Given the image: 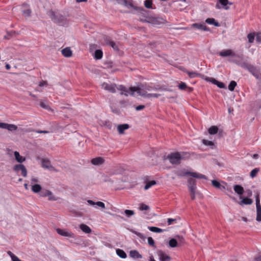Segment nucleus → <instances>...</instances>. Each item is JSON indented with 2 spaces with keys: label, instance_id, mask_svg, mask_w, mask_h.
Returning a JSON list of instances; mask_svg holds the SVG:
<instances>
[{
  "label": "nucleus",
  "instance_id": "59",
  "mask_svg": "<svg viewBox=\"0 0 261 261\" xmlns=\"http://www.w3.org/2000/svg\"><path fill=\"white\" fill-rule=\"evenodd\" d=\"M51 13H52V16H51V19L52 20H54L56 22H59L58 20H57L56 19V16L55 15V14L54 13V12H51Z\"/></svg>",
  "mask_w": 261,
  "mask_h": 261
},
{
  "label": "nucleus",
  "instance_id": "48",
  "mask_svg": "<svg viewBox=\"0 0 261 261\" xmlns=\"http://www.w3.org/2000/svg\"><path fill=\"white\" fill-rule=\"evenodd\" d=\"M134 233H135V234H136L141 239H142L144 241L145 240L146 237L143 234H142V233L139 232H137V231H135Z\"/></svg>",
  "mask_w": 261,
  "mask_h": 261
},
{
  "label": "nucleus",
  "instance_id": "56",
  "mask_svg": "<svg viewBox=\"0 0 261 261\" xmlns=\"http://www.w3.org/2000/svg\"><path fill=\"white\" fill-rule=\"evenodd\" d=\"M175 237L177 240V242H178L179 243H183L184 238H182V237L176 236Z\"/></svg>",
  "mask_w": 261,
  "mask_h": 261
},
{
  "label": "nucleus",
  "instance_id": "61",
  "mask_svg": "<svg viewBox=\"0 0 261 261\" xmlns=\"http://www.w3.org/2000/svg\"><path fill=\"white\" fill-rule=\"evenodd\" d=\"M191 198L192 200H194L195 198V192H190Z\"/></svg>",
  "mask_w": 261,
  "mask_h": 261
},
{
  "label": "nucleus",
  "instance_id": "47",
  "mask_svg": "<svg viewBox=\"0 0 261 261\" xmlns=\"http://www.w3.org/2000/svg\"><path fill=\"white\" fill-rule=\"evenodd\" d=\"M139 209L141 211L148 210L149 209V206L144 203H141L140 204Z\"/></svg>",
  "mask_w": 261,
  "mask_h": 261
},
{
  "label": "nucleus",
  "instance_id": "57",
  "mask_svg": "<svg viewBox=\"0 0 261 261\" xmlns=\"http://www.w3.org/2000/svg\"><path fill=\"white\" fill-rule=\"evenodd\" d=\"M145 106L144 105H140L136 107V110L137 111H140L144 109Z\"/></svg>",
  "mask_w": 261,
  "mask_h": 261
},
{
  "label": "nucleus",
  "instance_id": "19",
  "mask_svg": "<svg viewBox=\"0 0 261 261\" xmlns=\"http://www.w3.org/2000/svg\"><path fill=\"white\" fill-rule=\"evenodd\" d=\"M62 55L65 57H70L72 56V51L69 47H66L62 50Z\"/></svg>",
  "mask_w": 261,
  "mask_h": 261
},
{
  "label": "nucleus",
  "instance_id": "17",
  "mask_svg": "<svg viewBox=\"0 0 261 261\" xmlns=\"http://www.w3.org/2000/svg\"><path fill=\"white\" fill-rule=\"evenodd\" d=\"M129 125L127 124H123L118 125L117 126V129L120 134H122L124 131L129 128Z\"/></svg>",
  "mask_w": 261,
  "mask_h": 261
},
{
  "label": "nucleus",
  "instance_id": "15",
  "mask_svg": "<svg viewBox=\"0 0 261 261\" xmlns=\"http://www.w3.org/2000/svg\"><path fill=\"white\" fill-rule=\"evenodd\" d=\"M129 256L133 258H142V256L136 250H133L129 252Z\"/></svg>",
  "mask_w": 261,
  "mask_h": 261
},
{
  "label": "nucleus",
  "instance_id": "34",
  "mask_svg": "<svg viewBox=\"0 0 261 261\" xmlns=\"http://www.w3.org/2000/svg\"><path fill=\"white\" fill-rule=\"evenodd\" d=\"M177 240L176 239H171L169 241V245L172 248L175 247L177 246Z\"/></svg>",
  "mask_w": 261,
  "mask_h": 261
},
{
  "label": "nucleus",
  "instance_id": "5",
  "mask_svg": "<svg viewBox=\"0 0 261 261\" xmlns=\"http://www.w3.org/2000/svg\"><path fill=\"white\" fill-rule=\"evenodd\" d=\"M101 87L102 89L113 93H116V92L117 85L115 84L105 82L101 84Z\"/></svg>",
  "mask_w": 261,
  "mask_h": 261
},
{
  "label": "nucleus",
  "instance_id": "60",
  "mask_svg": "<svg viewBox=\"0 0 261 261\" xmlns=\"http://www.w3.org/2000/svg\"><path fill=\"white\" fill-rule=\"evenodd\" d=\"M7 123H0V128L6 129Z\"/></svg>",
  "mask_w": 261,
  "mask_h": 261
},
{
  "label": "nucleus",
  "instance_id": "12",
  "mask_svg": "<svg viewBox=\"0 0 261 261\" xmlns=\"http://www.w3.org/2000/svg\"><path fill=\"white\" fill-rule=\"evenodd\" d=\"M91 163L95 166H100L105 163V160L101 157H97L92 159Z\"/></svg>",
  "mask_w": 261,
  "mask_h": 261
},
{
  "label": "nucleus",
  "instance_id": "49",
  "mask_svg": "<svg viewBox=\"0 0 261 261\" xmlns=\"http://www.w3.org/2000/svg\"><path fill=\"white\" fill-rule=\"evenodd\" d=\"M202 143L203 144L206 145V146H213L214 145V143L213 142L206 140H203Z\"/></svg>",
  "mask_w": 261,
  "mask_h": 261
},
{
  "label": "nucleus",
  "instance_id": "31",
  "mask_svg": "<svg viewBox=\"0 0 261 261\" xmlns=\"http://www.w3.org/2000/svg\"><path fill=\"white\" fill-rule=\"evenodd\" d=\"M41 186L39 184H35L32 187V190L35 193H37L41 191Z\"/></svg>",
  "mask_w": 261,
  "mask_h": 261
},
{
  "label": "nucleus",
  "instance_id": "62",
  "mask_svg": "<svg viewBox=\"0 0 261 261\" xmlns=\"http://www.w3.org/2000/svg\"><path fill=\"white\" fill-rule=\"evenodd\" d=\"M188 74L191 77H195V75L196 74V73L195 72H188Z\"/></svg>",
  "mask_w": 261,
  "mask_h": 261
},
{
  "label": "nucleus",
  "instance_id": "13",
  "mask_svg": "<svg viewBox=\"0 0 261 261\" xmlns=\"http://www.w3.org/2000/svg\"><path fill=\"white\" fill-rule=\"evenodd\" d=\"M191 26L198 30H201L204 31H209L208 28L207 27V26L204 24V23H193Z\"/></svg>",
  "mask_w": 261,
  "mask_h": 261
},
{
  "label": "nucleus",
  "instance_id": "50",
  "mask_svg": "<svg viewBox=\"0 0 261 261\" xmlns=\"http://www.w3.org/2000/svg\"><path fill=\"white\" fill-rule=\"evenodd\" d=\"M255 201H256V207L261 206V205L260 204V199H259V196L258 194H257L255 196Z\"/></svg>",
  "mask_w": 261,
  "mask_h": 261
},
{
  "label": "nucleus",
  "instance_id": "54",
  "mask_svg": "<svg viewBox=\"0 0 261 261\" xmlns=\"http://www.w3.org/2000/svg\"><path fill=\"white\" fill-rule=\"evenodd\" d=\"M48 200H50V201H56L57 200V198H56V197L53 195V194L52 193V192H51V195H49V196H48Z\"/></svg>",
  "mask_w": 261,
  "mask_h": 261
},
{
  "label": "nucleus",
  "instance_id": "23",
  "mask_svg": "<svg viewBox=\"0 0 261 261\" xmlns=\"http://www.w3.org/2000/svg\"><path fill=\"white\" fill-rule=\"evenodd\" d=\"M218 2L225 10H228L229 9V8L227 6L228 4L230 5H232V3L229 2L228 0H218Z\"/></svg>",
  "mask_w": 261,
  "mask_h": 261
},
{
  "label": "nucleus",
  "instance_id": "22",
  "mask_svg": "<svg viewBox=\"0 0 261 261\" xmlns=\"http://www.w3.org/2000/svg\"><path fill=\"white\" fill-rule=\"evenodd\" d=\"M15 158L17 162L21 163L24 162L25 160V158L21 156L18 151H15L14 153Z\"/></svg>",
  "mask_w": 261,
  "mask_h": 261
},
{
  "label": "nucleus",
  "instance_id": "26",
  "mask_svg": "<svg viewBox=\"0 0 261 261\" xmlns=\"http://www.w3.org/2000/svg\"><path fill=\"white\" fill-rule=\"evenodd\" d=\"M212 185L218 188V189H221V190H223L225 189V187L223 186H222L220 182L219 181H218L217 180H213L212 181Z\"/></svg>",
  "mask_w": 261,
  "mask_h": 261
},
{
  "label": "nucleus",
  "instance_id": "3",
  "mask_svg": "<svg viewBox=\"0 0 261 261\" xmlns=\"http://www.w3.org/2000/svg\"><path fill=\"white\" fill-rule=\"evenodd\" d=\"M157 90L156 88L147 85H142L139 87H132L129 88V90L131 91L130 95H134L135 92H137L139 95L142 96L141 92L148 93L147 91H151L152 90Z\"/></svg>",
  "mask_w": 261,
  "mask_h": 261
},
{
  "label": "nucleus",
  "instance_id": "18",
  "mask_svg": "<svg viewBox=\"0 0 261 261\" xmlns=\"http://www.w3.org/2000/svg\"><path fill=\"white\" fill-rule=\"evenodd\" d=\"M87 202L90 205H96L98 206L99 207H100L102 208H105V204L102 202H101V201L94 202V201H92V200H88Z\"/></svg>",
  "mask_w": 261,
  "mask_h": 261
},
{
  "label": "nucleus",
  "instance_id": "42",
  "mask_svg": "<svg viewBox=\"0 0 261 261\" xmlns=\"http://www.w3.org/2000/svg\"><path fill=\"white\" fill-rule=\"evenodd\" d=\"M259 171V169L258 168H254L250 172V176L252 177V178H253L255 176H256L257 172Z\"/></svg>",
  "mask_w": 261,
  "mask_h": 261
},
{
  "label": "nucleus",
  "instance_id": "14",
  "mask_svg": "<svg viewBox=\"0 0 261 261\" xmlns=\"http://www.w3.org/2000/svg\"><path fill=\"white\" fill-rule=\"evenodd\" d=\"M116 89L118 90H120L122 92H120L121 95H124L125 96H127L128 94L129 93L130 94L131 91L129 90V88L127 89L123 85H119L117 86Z\"/></svg>",
  "mask_w": 261,
  "mask_h": 261
},
{
  "label": "nucleus",
  "instance_id": "25",
  "mask_svg": "<svg viewBox=\"0 0 261 261\" xmlns=\"http://www.w3.org/2000/svg\"><path fill=\"white\" fill-rule=\"evenodd\" d=\"M210 81L212 82V83L216 85L220 88H225V84L223 83L219 82L215 79L212 78Z\"/></svg>",
  "mask_w": 261,
  "mask_h": 261
},
{
  "label": "nucleus",
  "instance_id": "51",
  "mask_svg": "<svg viewBox=\"0 0 261 261\" xmlns=\"http://www.w3.org/2000/svg\"><path fill=\"white\" fill-rule=\"evenodd\" d=\"M187 85L184 82H181L179 85H178V88L180 90H185L187 88Z\"/></svg>",
  "mask_w": 261,
  "mask_h": 261
},
{
  "label": "nucleus",
  "instance_id": "30",
  "mask_svg": "<svg viewBox=\"0 0 261 261\" xmlns=\"http://www.w3.org/2000/svg\"><path fill=\"white\" fill-rule=\"evenodd\" d=\"M252 202L253 201L251 199L248 198H244L241 201L240 204L250 205L251 204Z\"/></svg>",
  "mask_w": 261,
  "mask_h": 261
},
{
  "label": "nucleus",
  "instance_id": "6",
  "mask_svg": "<svg viewBox=\"0 0 261 261\" xmlns=\"http://www.w3.org/2000/svg\"><path fill=\"white\" fill-rule=\"evenodd\" d=\"M56 231L58 234L63 237L69 238H74L75 237V234L73 232L67 229L57 228Z\"/></svg>",
  "mask_w": 261,
  "mask_h": 261
},
{
  "label": "nucleus",
  "instance_id": "11",
  "mask_svg": "<svg viewBox=\"0 0 261 261\" xmlns=\"http://www.w3.org/2000/svg\"><path fill=\"white\" fill-rule=\"evenodd\" d=\"M219 55L223 57H226L228 56L238 57V56H237L231 49L223 50L219 53Z\"/></svg>",
  "mask_w": 261,
  "mask_h": 261
},
{
  "label": "nucleus",
  "instance_id": "4",
  "mask_svg": "<svg viewBox=\"0 0 261 261\" xmlns=\"http://www.w3.org/2000/svg\"><path fill=\"white\" fill-rule=\"evenodd\" d=\"M177 175L178 176H185L186 175H190L191 176L198 178V179H207V177L204 175L199 173L196 172H190L186 170V169H183L180 171H179Z\"/></svg>",
  "mask_w": 261,
  "mask_h": 261
},
{
  "label": "nucleus",
  "instance_id": "63",
  "mask_svg": "<svg viewBox=\"0 0 261 261\" xmlns=\"http://www.w3.org/2000/svg\"><path fill=\"white\" fill-rule=\"evenodd\" d=\"M247 195L249 197H250L252 196V191L251 190H247Z\"/></svg>",
  "mask_w": 261,
  "mask_h": 261
},
{
  "label": "nucleus",
  "instance_id": "9",
  "mask_svg": "<svg viewBox=\"0 0 261 261\" xmlns=\"http://www.w3.org/2000/svg\"><path fill=\"white\" fill-rule=\"evenodd\" d=\"M42 167L43 168L48 169L50 171H55V168L51 165L50 161L48 159H44L42 160Z\"/></svg>",
  "mask_w": 261,
  "mask_h": 261
},
{
  "label": "nucleus",
  "instance_id": "16",
  "mask_svg": "<svg viewBox=\"0 0 261 261\" xmlns=\"http://www.w3.org/2000/svg\"><path fill=\"white\" fill-rule=\"evenodd\" d=\"M233 190L236 193L240 195H242L244 192L243 187L239 185H234L233 186Z\"/></svg>",
  "mask_w": 261,
  "mask_h": 261
},
{
  "label": "nucleus",
  "instance_id": "43",
  "mask_svg": "<svg viewBox=\"0 0 261 261\" xmlns=\"http://www.w3.org/2000/svg\"><path fill=\"white\" fill-rule=\"evenodd\" d=\"M107 43L108 44H109L110 45H111L112 46V47H113V48L114 50H118V47L114 42H113L112 41H109Z\"/></svg>",
  "mask_w": 261,
  "mask_h": 261
},
{
  "label": "nucleus",
  "instance_id": "37",
  "mask_svg": "<svg viewBox=\"0 0 261 261\" xmlns=\"http://www.w3.org/2000/svg\"><path fill=\"white\" fill-rule=\"evenodd\" d=\"M156 184V182L155 180H151L149 182H148L146 183V184L145 186L144 189L145 190H148L149 188H150L151 186L154 185Z\"/></svg>",
  "mask_w": 261,
  "mask_h": 261
},
{
  "label": "nucleus",
  "instance_id": "40",
  "mask_svg": "<svg viewBox=\"0 0 261 261\" xmlns=\"http://www.w3.org/2000/svg\"><path fill=\"white\" fill-rule=\"evenodd\" d=\"M145 7L147 9L152 8V2L151 0H145L144 2Z\"/></svg>",
  "mask_w": 261,
  "mask_h": 261
},
{
  "label": "nucleus",
  "instance_id": "44",
  "mask_svg": "<svg viewBox=\"0 0 261 261\" xmlns=\"http://www.w3.org/2000/svg\"><path fill=\"white\" fill-rule=\"evenodd\" d=\"M148 244L153 247H155V243L153 239L151 237H148L147 238Z\"/></svg>",
  "mask_w": 261,
  "mask_h": 261
},
{
  "label": "nucleus",
  "instance_id": "33",
  "mask_svg": "<svg viewBox=\"0 0 261 261\" xmlns=\"http://www.w3.org/2000/svg\"><path fill=\"white\" fill-rule=\"evenodd\" d=\"M218 128L216 126H212L210 127L208 129V133L211 135H215L217 133Z\"/></svg>",
  "mask_w": 261,
  "mask_h": 261
},
{
  "label": "nucleus",
  "instance_id": "35",
  "mask_svg": "<svg viewBox=\"0 0 261 261\" xmlns=\"http://www.w3.org/2000/svg\"><path fill=\"white\" fill-rule=\"evenodd\" d=\"M256 221H261V206L256 207Z\"/></svg>",
  "mask_w": 261,
  "mask_h": 261
},
{
  "label": "nucleus",
  "instance_id": "36",
  "mask_svg": "<svg viewBox=\"0 0 261 261\" xmlns=\"http://www.w3.org/2000/svg\"><path fill=\"white\" fill-rule=\"evenodd\" d=\"M17 126L16 125H15L14 124H8L7 123L6 129H8V130H10V131H13V130H17Z\"/></svg>",
  "mask_w": 261,
  "mask_h": 261
},
{
  "label": "nucleus",
  "instance_id": "45",
  "mask_svg": "<svg viewBox=\"0 0 261 261\" xmlns=\"http://www.w3.org/2000/svg\"><path fill=\"white\" fill-rule=\"evenodd\" d=\"M125 214L128 217H129L131 216H133L134 215L135 213L132 210H126L124 211Z\"/></svg>",
  "mask_w": 261,
  "mask_h": 261
},
{
  "label": "nucleus",
  "instance_id": "1",
  "mask_svg": "<svg viewBox=\"0 0 261 261\" xmlns=\"http://www.w3.org/2000/svg\"><path fill=\"white\" fill-rule=\"evenodd\" d=\"M238 60L231 59L229 60V61L236 64L243 68L247 69L256 79L259 78L258 71L255 66L245 61L243 56H238Z\"/></svg>",
  "mask_w": 261,
  "mask_h": 261
},
{
  "label": "nucleus",
  "instance_id": "52",
  "mask_svg": "<svg viewBox=\"0 0 261 261\" xmlns=\"http://www.w3.org/2000/svg\"><path fill=\"white\" fill-rule=\"evenodd\" d=\"M23 14L25 16L29 17L31 16V11L30 9H27L23 11Z\"/></svg>",
  "mask_w": 261,
  "mask_h": 261
},
{
  "label": "nucleus",
  "instance_id": "7",
  "mask_svg": "<svg viewBox=\"0 0 261 261\" xmlns=\"http://www.w3.org/2000/svg\"><path fill=\"white\" fill-rule=\"evenodd\" d=\"M13 170L17 173L19 171H21V174L23 177H25L27 175V170L25 166L22 164L15 165L13 167Z\"/></svg>",
  "mask_w": 261,
  "mask_h": 261
},
{
  "label": "nucleus",
  "instance_id": "53",
  "mask_svg": "<svg viewBox=\"0 0 261 261\" xmlns=\"http://www.w3.org/2000/svg\"><path fill=\"white\" fill-rule=\"evenodd\" d=\"M256 41L258 43L261 42V33H257L256 35Z\"/></svg>",
  "mask_w": 261,
  "mask_h": 261
},
{
  "label": "nucleus",
  "instance_id": "28",
  "mask_svg": "<svg viewBox=\"0 0 261 261\" xmlns=\"http://www.w3.org/2000/svg\"><path fill=\"white\" fill-rule=\"evenodd\" d=\"M117 254L122 258H125L127 256L125 252L122 249H118L116 250Z\"/></svg>",
  "mask_w": 261,
  "mask_h": 261
},
{
  "label": "nucleus",
  "instance_id": "41",
  "mask_svg": "<svg viewBox=\"0 0 261 261\" xmlns=\"http://www.w3.org/2000/svg\"><path fill=\"white\" fill-rule=\"evenodd\" d=\"M255 37V34L254 33H250L248 34L247 38L248 39V42L250 43H252L253 42Z\"/></svg>",
  "mask_w": 261,
  "mask_h": 261
},
{
  "label": "nucleus",
  "instance_id": "8",
  "mask_svg": "<svg viewBox=\"0 0 261 261\" xmlns=\"http://www.w3.org/2000/svg\"><path fill=\"white\" fill-rule=\"evenodd\" d=\"M160 261H171L172 258L162 250H159L157 252Z\"/></svg>",
  "mask_w": 261,
  "mask_h": 261
},
{
  "label": "nucleus",
  "instance_id": "39",
  "mask_svg": "<svg viewBox=\"0 0 261 261\" xmlns=\"http://www.w3.org/2000/svg\"><path fill=\"white\" fill-rule=\"evenodd\" d=\"M51 195V191L48 190L42 191L40 193V196L42 197H48Z\"/></svg>",
  "mask_w": 261,
  "mask_h": 261
},
{
  "label": "nucleus",
  "instance_id": "29",
  "mask_svg": "<svg viewBox=\"0 0 261 261\" xmlns=\"http://www.w3.org/2000/svg\"><path fill=\"white\" fill-rule=\"evenodd\" d=\"M103 53L102 51L100 49H97L95 51L94 53V58L99 60L102 57Z\"/></svg>",
  "mask_w": 261,
  "mask_h": 261
},
{
  "label": "nucleus",
  "instance_id": "10",
  "mask_svg": "<svg viewBox=\"0 0 261 261\" xmlns=\"http://www.w3.org/2000/svg\"><path fill=\"white\" fill-rule=\"evenodd\" d=\"M188 188L190 192H196V180L193 178H190L188 180Z\"/></svg>",
  "mask_w": 261,
  "mask_h": 261
},
{
  "label": "nucleus",
  "instance_id": "21",
  "mask_svg": "<svg viewBox=\"0 0 261 261\" xmlns=\"http://www.w3.org/2000/svg\"><path fill=\"white\" fill-rule=\"evenodd\" d=\"M141 94H142V96L145 97V98H151V97L158 98L160 96H161V94H160L146 93H144V92H142Z\"/></svg>",
  "mask_w": 261,
  "mask_h": 261
},
{
  "label": "nucleus",
  "instance_id": "38",
  "mask_svg": "<svg viewBox=\"0 0 261 261\" xmlns=\"http://www.w3.org/2000/svg\"><path fill=\"white\" fill-rule=\"evenodd\" d=\"M236 86H237V83L234 81H232L230 82V83H229V84L228 85V89L231 91H233Z\"/></svg>",
  "mask_w": 261,
  "mask_h": 261
},
{
  "label": "nucleus",
  "instance_id": "2",
  "mask_svg": "<svg viewBox=\"0 0 261 261\" xmlns=\"http://www.w3.org/2000/svg\"><path fill=\"white\" fill-rule=\"evenodd\" d=\"M190 157L189 153L186 152H175L169 154L166 159L169 160L170 163L172 164H179L181 160H184Z\"/></svg>",
  "mask_w": 261,
  "mask_h": 261
},
{
  "label": "nucleus",
  "instance_id": "27",
  "mask_svg": "<svg viewBox=\"0 0 261 261\" xmlns=\"http://www.w3.org/2000/svg\"><path fill=\"white\" fill-rule=\"evenodd\" d=\"M148 229L150 231L156 233H161L164 231V230L162 229L154 226H148Z\"/></svg>",
  "mask_w": 261,
  "mask_h": 261
},
{
  "label": "nucleus",
  "instance_id": "55",
  "mask_svg": "<svg viewBox=\"0 0 261 261\" xmlns=\"http://www.w3.org/2000/svg\"><path fill=\"white\" fill-rule=\"evenodd\" d=\"M175 237L177 240V242H178L179 243H183L184 238H182V237L176 236Z\"/></svg>",
  "mask_w": 261,
  "mask_h": 261
},
{
  "label": "nucleus",
  "instance_id": "24",
  "mask_svg": "<svg viewBox=\"0 0 261 261\" xmlns=\"http://www.w3.org/2000/svg\"><path fill=\"white\" fill-rule=\"evenodd\" d=\"M205 22L210 24H213L215 25V27H219L220 26V24L218 22H216L215 21V19L213 18H207L205 20Z\"/></svg>",
  "mask_w": 261,
  "mask_h": 261
},
{
  "label": "nucleus",
  "instance_id": "58",
  "mask_svg": "<svg viewBox=\"0 0 261 261\" xmlns=\"http://www.w3.org/2000/svg\"><path fill=\"white\" fill-rule=\"evenodd\" d=\"M176 221V219H171V218H168L167 220L168 224L171 225L173 222H174Z\"/></svg>",
  "mask_w": 261,
  "mask_h": 261
},
{
  "label": "nucleus",
  "instance_id": "20",
  "mask_svg": "<svg viewBox=\"0 0 261 261\" xmlns=\"http://www.w3.org/2000/svg\"><path fill=\"white\" fill-rule=\"evenodd\" d=\"M80 229L86 233H89L91 232V229L87 225L85 224H81L80 225Z\"/></svg>",
  "mask_w": 261,
  "mask_h": 261
},
{
  "label": "nucleus",
  "instance_id": "46",
  "mask_svg": "<svg viewBox=\"0 0 261 261\" xmlns=\"http://www.w3.org/2000/svg\"><path fill=\"white\" fill-rule=\"evenodd\" d=\"M40 106L41 108L43 109L51 110V108L48 105H46L44 102H42V101L40 102Z\"/></svg>",
  "mask_w": 261,
  "mask_h": 261
},
{
  "label": "nucleus",
  "instance_id": "64",
  "mask_svg": "<svg viewBox=\"0 0 261 261\" xmlns=\"http://www.w3.org/2000/svg\"><path fill=\"white\" fill-rule=\"evenodd\" d=\"M149 261H156L152 255H150L149 258Z\"/></svg>",
  "mask_w": 261,
  "mask_h": 261
},
{
  "label": "nucleus",
  "instance_id": "32",
  "mask_svg": "<svg viewBox=\"0 0 261 261\" xmlns=\"http://www.w3.org/2000/svg\"><path fill=\"white\" fill-rule=\"evenodd\" d=\"M162 19L159 18H150L149 20H147L145 19L144 20H142L144 22H152L153 23H159L161 22V20Z\"/></svg>",
  "mask_w": 261,
  "mask_h": 261
}]
</instances>
